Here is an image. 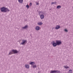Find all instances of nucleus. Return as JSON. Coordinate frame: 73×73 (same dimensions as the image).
<instances>
[{"label":"nucleus","instance_id":"nucleus-1","mask_svg":"<svg viewBox=\"0 0 73 73\" xmlns=\"http://www.w3.org/2000/svg\"><path fill=\"white\" fill-rule=\"evenodd\" d=\"M1 12H9V10L7 8H5V7H3L1 8Z\"/></svg>","mask_w":73,"mask_h":73},{"label":"nucleus","instance_id":"nucleus-2","mask_svg":"<svg viewBox=\"0 0 73 73\" xmlns=\"http://www.w3.org/2000/svg\"><path fill=\"white\" fill-rule=\"evenodd\" d=\"M18 52L16 50H12V52H10L9 54V55L10 54H13V53H17Z\"/></svg>","mask_w":73,"mask_h":73},{"label":"nucleus","instance_id":"nucleus-3","mask_svg":"<svg viewBox=\"0 0 73 73\" xmlns=\"http://www.w3.org/2000/svg\"><path fill=\"white\" fill-rule=\"evenodd\" d=\"M56 43L57 45H60V44H61V41L60 40H56Z\"/></svg>","mask_w":73,"mask_h":73},{"label":"nucleus","instance_id":"nucleus-4","mask_svg":"<svg viewBox=\"0 0 73 73\" xmlns=\"http://www.w3.org/2000/svg\"><path fill=\"white\" fill-rule=\"evenodd\" d=\"M58 73L59 71H58L57 70H54V71H51L50 73Z\"/></svg>","mask_w":73,"mask_h":73},{"label":"nucleus","instance_id":"nucleus-5","mask_svg":"<svg viewBox=\"0 0 73 73\" xmlns=\"http://www.w3.org/2000/svg\"><path fill=\"white\" fill-rule=\"evenodd\" d=\"M27 41V40H22V43H21V44H22V45H24V44H25V42H26Z\"/></svg>","mask_w":73,"mask_h":73},{"label":"nucleus","instance_id":"nucleus-6","mask_svg":"<svg viewBox=\"0 0 73 73\" xmlns=\"http://www.w3.org/2000/svg\"><path fill=\"white\" fill-rule=\"evenodd\" d=\"M53 42V45L54 46H57V44L56 43H55L54 42Z\"/></svg>","mask_w":73,"mask_h":73},{"label":"nucleus","instance_id":"nucleus-7","mask_svg":"<svg viewBox=\"0 0 73 73\" xmlns=\"http://www.w3.org/2000/svg\"><path fill=\"white\" fill-rule=\"evenodd\" d=\"M60 28V27L59 26H57L56 28H55V29H59V28Z\"/></svg>","mask_w":73,"mask_h":73},{"label":"nucleus","instance_id":"nucleus-8","mask_svg":"<svg viewBox=\"0 0 73 73\" xmlns=\"http://www.w3.org/2000/svg\"><path fill=\"white\" fill-rule=\"evenodd\" d=\"M18 1L20 3H23V0H18Z\"/></svg>","mask_w":73,"mask_h":73},{"label":"nucleus","instance_id":"nucleus-9","mask_svg":"<svg viewBox=\"0 0 73 73\" xmlns=\"http://www.w3.org/2000/svg\"><path fill=\"white\" fill-rule=\"evenodd\" d=\"M40 18H41V19H44V15H41L40 16Z\"/></svg>","mask_w":73,"mask_h":73},{"label":"nucleus","instance_id":"nucleus-10","mask_svg":"<svg viewBox=\"0 0 73 73\" xmlns=\"http://www.w3.org/2000/svg\"><path fill=\"white\" fill-rule=\"evenodd\" d=\"M25 66L26 68H29V66L28 65H26Z\"/></svg>","mask_w":73,"mask_h":73},{"label":"nucleus","instance_id":"nucleus-11","mask_svg":"<svg viewBox=\"0 0 73 73\" xmlns=\"http://www.w3.org/2000/svg\"><path fill=\"white\" fill-rule=\"evenodd\" d=\"M36 30H39L40 29V27H36Z\"/></svg>","mask_w":73,"mask_h":73},{"label":"nucleus","instance_id":"nucleus-12","mask_svg":"<svg viewBox=\"0 0 73 73\" xmlns=\"http://www.w3.org/2000/svg\"><path fill=\"white\" fill-rule=\"evenodd\" d=\"M30 65H34L35 64V63L34 62H31L30 63Z\"/></svg>","mask_w":73,"mask_h":73},{"label":"nucleus","instance_id":"nucleus-13","mask_svg":"<svg viewBox=\"0 0 73 73\" xmlns=\"http://www.w3.org/2000/svg\"><path fill=\"white\" fill-rule=\"evenodd\" d=\"M38 25H42V23L41 22H39L38 23Z\"/></svg>","mask_w":73,"mask_h":73},{"label":"nucleus","instance_id":"nucleus-14","mask_svg":"<svg viewBox=\"0 0 73 73\" xmlns=\"http://www.w3.org/2000/svg\"><path fill=\"white\" fill-rule=\"evenodd\" d=\"M61 7L60 6H58L57 7V9H59V8H60Z\"/></svg>","mask_w":73,"mask_h":73},{"label":"nucleus","instance_id":"nucleus-15","mask_svg":"<svg viewBox=\"0 0 73 73\" xmlns=\"http://www.w3.org/2000/svg\"><path fill=\"white\" fill-rule=\"evenodd\" d=\"M27 27H28V26L26 25L24 27H23V29H25V28H27Z\"/></svg>","mask_w":73,"mask_h":73},{"label":"nucleus","instance_id":"nucleus-16","mask_svg":"<svg viewBox=\"0 0 73 73\" xmlns=\"http://www.w3.org/2000/svg\"><path fill=\"white\" fill-rule=\"evenodd\" d=\"M26 7L27 8V9H28L29 7V5H27L26 6Z\"/></svg>","mask_w":73,"mask_h":73},{"label":"nucleus","instance_id":"nucleus-17","mask_svg":"<svg viewBox=\"0 0 73 73\" xmlns=\"http://www.w3.org/2000/svg\"><path fill=\"white\" fill-rule=\"evenodd\" d=\"M69 72H69V73H72V71L71 70H69Z\"/></svg>","mask_w":73,"mask_h":73},{"label":"nucleus","instance_id":"nucleus-18","mask_svg":"<svg viewBox=\"0 0 73 73\" xmlns=\"http://www.w3.org/2000/svg\"><path fill=\"white\" fill-rule=\"evenodd\" d=\"M56 4V2H52L51 3V4L52 5V4Z\"/></svg>","mask_w":73,"mask_h":73},{"label":"nucleus","instance_id":"nucleus-19","mask_svg":"<svg viewBox=\"0 0 73 73\" xmlns=\"http://www.w3.org/2000/svg\"><path fill=\"white\" fill-rule=\"evenodd\" d=\"M64 67L65 68H66V69H67V68H69L68 66H64Z\"/></svg>","mask_w":73,"mask_h":73},{"label":"nucleus","instance_id":"nucleus-20","mask_svg":"<svg viewBox=\"0 0 73 73\" xmlns=\"http://www.w3.org/2000/svg\"><path fill=\"white\" fill-rule=\"evenodd\" d=\"M33 68H36V65H34V66H33Z\"/></svg>","mask_w":73,"mask_h":73},{"label":"nucleus","instance_id":"nucleus-21","mask_svg":"<svg viewBox=\"0 0 73 73\" xmlns=\"http://www.w3.org/2000/svg\"><path fill=\"white\" fill-rule=\"evenodd\" d=\"M64 31H65V32H68V30H67V29H65Z\"/></svg>","mask_w":73,"mask_h":73},{"label":"nucleus","instance_id":"nucleus-22","mask_svg":"<svg viewBox=\"0 0 73 73\" xmlns=\"http://www.w3.org/2000/svg\"><path fill=\"white\" fill-rule=\"evenodd\" d=\"M32 5V3H30V6L31 7Z\"/></svg>","mask_w":73,"mask_h":73},{"label":"nucleus","instance_id":"nucleus-23","mask_svg":"<svg viewBox=\"0 0 73 73\" xmlns=\"http://www.w3.org/2000/svg\"><path fill=\"white\" fill-rule=\"evenodd\" d=\"M36 5H38V3H36Z\"/></svg>","mask_w":73,"mask_h":73},{"label":"nucleus","instance_id":"nucleus-24","mask_svg":"<svg viewBox=\"0 0 73 73\" xmlns=\"http://www.w3.org/2000/svg\"><path fill=\"white\" fill-rule=\"evenodd\" d=\"M41 12H39V13H41Z\"/></svg>","mask_w":73,"mask_h":73}]
</instances>
